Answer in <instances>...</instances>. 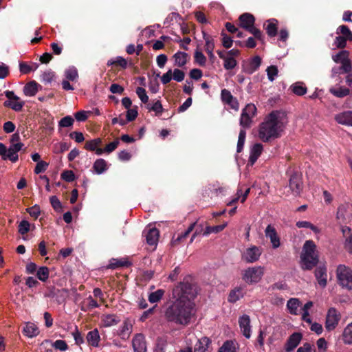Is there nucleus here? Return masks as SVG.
<instances>
[{
  "instance_id": "nucleus-1",
  "label": "nucleus",
  "mask_w": 352,
  "mask_h": 352,
  "mask_svg": "<svg viewBox=\"0 0 352 352\" xmlns=\"http://www.w3.org/2000/svg\"><path fill=\"white\" fill-rule=\"evenodd\" d=\"M196 294L191 284L179 283L173 289L171 300L164 311L166 319L177 324L188 325L195 314L193 299Z\"/></svg>"
},
{
  "instance_id": "nucleus-2",
  "label": "nucleus",
  "mask_w": 352,
  "mask_h": 352,
  "mask_svg": "<svg viewBox=\"0 0 352 352\" xmlns=\"http://www.w3.org/2000/svg\"><path fill=\"white\" fill-rule=\"evenodd\" d=\"M288 123L285 112L273 111L267 115L258 127V138L264 142L279 138Z\"/></svg>"
},
{
  "instance_id": "nucleus-3",
  "label": "nucleus",
  "mask_w": 352,
  "mask_h": 352,
  "mask_svg": "<svg viewBox=\"0 0 352 352\" xmlns=\"http://www.w3.org/2000/svg\"><path fill=\"white\" fill-rule=\"evenodd\" d=\"M319 261L317 247L312 240L305 242L300 254V265L304 270H310L318 264Z\"/></svg>"
},
{
  "instance_id": "nucleus-4",
  "label": "nucleus",
  "mask_w": 352,
  "mask_h": 352,
  "mask_svg": "<svg viewBox=\"0 0 352 352\" xmlns=\"http://www.w3.org/2000/svg\"><path fill=\"white\" fill-rule=\"evenodd\" d=\"M254 17L249 13H244L239 17L240 26L253 34L256 39L263 41L264 36L261 30L254 27Z\"/></svg>"
},
{
  "instance_id": "nucleus-5",
  "label": "nucleus",
  "mask_w": 352,
  "mask_h": 352,
  "mask_svg": "<svg viewBox=\"0 0 352 352\" xmlns=\"http://www.w3.org/2000/svg\"><path fill=\"white\" fill-rule=\"evenodd\" d=\"M265 274L263 266L249 267L242 272V278L248 284H256L260 282Z\"/></svg>"
},
{
  "instance_id": "nucleus-6",
  "label": "nucleus",
  "mask_w": 352,
  "mask_h": 352,
  "mask_svg": "<svg viewBox=\"0 0 352 352\" xmlns=\"http://www.w3.org/2000/svg\"><path fill=\"white\" fill-rule=\"evenodd\" d=\"M339 284L349 290L352 289V270L344 265H339L336 270Z\"/></svg>"
},
{
  "instance_id": "nucleus-7",
  "label": "nucleus",
  "mask_w": 352,
  "mask_h": 352,
  "mask_svg": "<svg viewBox=\"0 0 352 352\" xmlns=\"http://www.w3.org/2000/svg\"><path fill=\"white\" fill-rule=\"evenodd\" d=\"M256 106L252 103L248 104L243 109L239 122L240 126L243 128L242 129L251 127L252 119L256 116Z\"/></svg>"
},
{
  "instance_id": "nucleus-8",
  "label": "nucleus",
  "mask_w": 352,
  "mask_h": 352,
  "mask_svg": "<svg viewBox=\"0 0 352 352\" xmlns=\"http://www.w3.org/2000/svg\"><path fill=\"white\" fill-rule=\"evenodd\" d=\"M4 94L8 98V100L5 101L3 103L5 107H9L16 112L22 110L25 105L23 100L17 96L12 91H6Z\"/></svg>"
},
{
  "instance_id": "nucleus-9",
  "label": "nucleus",
  "mask_w": 352,
  "mask_h": 352,
  "mask_svg": "<svg viewBox=\"0 0 352 352\" xmlns=\"http://www.w3.org/2000/svg\"><path fill=\"white\" fill-rule=\"evenodd\" d=\"M341 318L339 311L334 307L328 309L325 318V329L328 331L334 330Z\"/></svg>"
},
{
  "instance_id": "nucleus-10",
  "label": "nucleus",
  "mask_w": 352,
  "mask_h": 352,
  "mask_svg": "<svg viewBox=\"0 0 352 352\" xmlns=\"http://www.w3.org/2000/svg\"><path fill=\"white\" fill-rule=\"evenodd\" d=\"M262 252V248L251 245L246 248L242 254V259L248 263H254L258 261Z\"/></svg>"
},
{
  "instance_id": "nucleus-11",
  "label": "nucleus",
  "mask_w": 352,
  "mask_h": 352,
  "mask_svg": "<svg viewBox=\"0 0 352 352\" xmlns=\"http://www.w3.org/2000/svg\"><path fill=\"white\" fill-rule=\"evenodd\" d=\"M261 64V58L258 56L244 60L242 64L243 71L248 74H252L255 72Z\"/></svg>"
},
{
  "instance_id": "nucleus-12",
  "label": "nucleus",
  "mask_w": 352,
  "mask_h": 352,
  "mask_svg": "<svg viewBox=\"0 0 352 352\" xmlns=\"http://www.w3.org/2000/svg\"><path fill=\"white\" fill-rule=\"evenodd\" d=\"M265 234L267 239H270L272 246L274 249L280 247V237L278 236L277 232L274 226L268 225L265 230Z\"/></svg>"
},
{
  "instance_id": "nucleus-13",
  "label": "nucleus",
  "mask_w": 352,
  "mask_h": 352,
  "mask_svg": "<svg viewBox=\"0 0 352 352\" xmlns=\"http://www.w3.org/2000/svg\"><path fill=\"white\" fill-rule=\"evenodd\" d=\"M146 243L150 245H156L160 236L159 230L155 228H147L143 232Z\"/></svg>"
},
{
  "instance_id": "nucleus-14",
  "label": "nucleus",
  "mask_w": 352,
  "mask_h": 352,
  "mask_svg": "<svg viewBox=\"0 0 352 352\" xmlns=\"http://www.w3.org/2000/svg\"><path fill=\"white\" fill-rule=\"evenodd\" d=\"M239 324L240 329L243 335L246 338L251 337V325H250V318L247 314H243L239 318Z\"/></svg>"
},
{
  "instance_id": "nucleus-15",
  "label": "nucleus",
  "mask_w": 352,
  "mask_h": 352,
  "mask_svg": "<svg viewBox=\"0 0 352 352\" xmlns=\"http://www.w3.org/2000/svg\"><path fill=\"white\" fill-rule=\"evenodd\" d=\"M289 188L295 195H298L302 189L301 177L298 173L293 174L289 179Z\"/></svg>"
},
{
  "instance_id": "nucleus-16",
  "label": "nucleus",
  "mask_w": 352,
  "mask_h": 352,
  "mask_svg": "<svg viewBox=\"0 0 352 352\" xmlns=\"http://www.w3.org/2000/svg\"><path fill=\"white\" fill-rule=\"evenodd\" d=\"M23 146L21 142L11 144L8 148L7 155L5 158L10 160L12 162H16L19 159L18 152L20 151Z\"/></svg>"
},
{
  "instance_id": "nucleus-17",
  "label": "nucleus",
  "mask_w": 352,
  "mask_h": 352,
  "mask_svg": "<svg viewBox=\"0 0 352 352\" xmlns=\"http://www.w3.org/2000/svg\"><path fill=\"white\" fill-rule=\"evenodd\" d=\"M132 346L135 352H146V344L144 336L137 334L133 339Z\"/></svg>"
},
{
  "instance_id": "nucleus-18",
  "label": "nucleus",
  "mask_w": 352,
  "mask_h": 352,
  "mask_svg": "<svg viewBox=\"0 0 352 352\" xmlns=\"http://www.w3.org/2000/svg\"><path fill=\"white\" fill-rule=\"evenodd\" d=\"M174 65L178 67H184L190 60V55L184 52H177L172 57Z\"/></svg>"
},
{
  "instance_id": "nucleus-19",
  "label": "nucleus",
  "mask_w": 352,
  "mask_h": 352,
  "mask_svg": "<svg viewBox=\"0 0 352 352\" xmlns=\"http://www.w3.org/2000/svg\"><path fill=\"white\" fill-rule=\"evenodd\" d=\"M335 120L338 124L352 126V111H346L336 114Z\"/></svg>"
},
{
  "instance_id": "nucleus-20",
  "label": "nucleus",
  "mask_w": 352,
  "mask_h": 352,
  "mask_svg": "<svg viewBox=\"0 0 352 352\" xmlns=\"http://www.w3.org/2000/svg\"><path fill=\"white\" fill-rule=\"evenodd\" d=\"M302 340V334L300 333H294L288 338L285 350L287 352L293 351L300 343Z\"/></svg>"
},
{
  "instance_id": "nucleus-21",
  "label": "nucleus",
  "mask_w": 352,
  "mask_h": 352,
  "mask_svg": "<svg viewBox=\"0 0 352 352\" xmlns=\"http://www.w3.org/2000/svg\"><path fill=\"white\" fill-rule=\"evenodd\" d=\"M315 276L319 285L324 287L327 283V268L324 266H318L315 270Z\"/></svg>"
},
{
  "instance_id": "nucleus-22",
  "label": "nucleus",
  "mask_w": 352,
  "mask_h": 352,
  "mask_svg": "<svg viewBox=\"0 0 352 352\" xmlns=\"http://www.w3.org/2000/svg\"><path fill=\"white\" fill-rule=\"evenodd\" d=\"M263 150V147L261 143L254 144L251 147L249 157V162L251 164V165H253L256 162L262 153Z\"/></svg>"
},
{
  "instance_id": "nucleus-23",
  "label": "nucleus",
  "mask_w": 352,
  "mask_h": 352,
  "mask_svg": "<svg viewBox=\"0 0 352 352\" xmlns=\"http://www.w3.org/2000/svg\"><path fill=\"white\" fill-rule=\"evenodd\" d=\"M23 334L28 338H32L39 334L38 327L33 322H27L23 329Z\"/></svg>"
},
{
  "instance_id": "nucleus-24",
  "label": "nucleus",
  "mask_w": 352,
  "mask_h": 352,
  "mask_svg": "<svg viewBox=\"0 0 352 352\" xmlns=\"http://www.w3.org/2000/svg\"><path fill=\"white\" fill-rule=\"evenodd\" d=\"M301 302L298 298H292L288 300L287 302V309L288 312L294 316H297L300 314V307L301 306Z\"/></svg>"
},
{
  "instance_id": "nucleus-25",
  "label": "nucleus",
  "mask_w": 352,
  "mask_h": 352,
  "mask_svg": "<svg viewBox=\"0 0 352 352\" xmlns=\"http://www.w3.org/2000/svg\"><path fill=\"white\" fill-rule=\"evenodd\" d=\"M133 329V324L129 319H126L121 325L119 330V335L122 339L129 338Z\"/></svg>"
},
{
  "instance_id": "nucleus-26",
  "label": "nucleus",
  "mask_w": 352,
  "mask_h": 352,
  "mask_svg": "<svg viewBox=\"0 0 352 352\" xmlns=\"http://www.w3.org/2000/svg\"><path fill=\"white\" fill-rule=\"evenodd\" d=\"M120 321V318L115 314L103 315L101 318L102 324L104 327H110L117 324Z\"/></svg>"
},
{
  "instance_id": "nucleus-27",
  "label": "nucleus",
  "mask_w": 352,
  "mask_h": 352,
  "mask_svg": "<svg viewBox=\"0 0 352 352\" xmlns=\"http://www.w3.org/2000/svg\"><path fill=\"white\" fill-rule=\"evenodd\" d=\"M86 338L89 345L94 347H98L99 346L100 336L97 329H94L88 332Z\"/></svg>"
},
{
  "instance_id": "nucleus-28",
  "label": "nucleus",
  "mask_w": 352,
  "mask_h": 352,
  "mask_svg": "<svg viewBox=\"0 0 352 352\" xmlns=\"http://www.w3.org/2000/svg\"><path fill=\"white\" fill-rule=\"evenodd\" d=\"M39 86L40 85L35 81H31L30 82H28L23 87V94L26 96H28V97L34 96L38 91Z\"/></svg>"
},
{
  "instance_id": "nucleus-29",
  "label": "nucleus",
  "mask_w": 352,
  "mask_h": 352,
  "mask_svg": "<svg viewBox=\"0 0 352 352\" xmlns=\"http://www.w3.org/2000/svg\"><path fill=\"white\" fill-rule=\"evenodd\" d=\"M102 144V140L99 138L87 141L85 144V148L89 151H95L97 155V151L102 149L100 146Z\"/></svg>"
},
{
  "instance_id": "nucleus-30",
  "label": "nucleus",
  "mask_w": 352,
  "mask_h": 352,
  "mask_svg": "<svg viewBox=\"0 0 352 352\" xmlns=\"http://www.w3.org/2000/svg\"><path fill=\"white\" fill-rule=\"evenodd\" d=\"M244 296V289L243 287H236L230 292L228 296V301L230 302H236Z\"/></svg>"
},
{
  "instance_id": "nucleus-31",
  "label": "nucleus",
  "mask_w": 352,
  "mask_h": 352,
  "mask_svg": "<svg viewBox=\"0 0 352 352\" xmlns=\"http://www.w3.org/2000/svg\"><path fill=\"white\" fill-rule=\"evenodd\" d=\"M329 92L337 98H344L350 94V89L347 87L340 86L338 87H331Z\"/></svg>"
},
{
  "instance_id": "nucleus-32",
  "label": "nucleus",
  "mask_w": 352,
  "mask_h": 352,
  "mask_svg": "<svg viewBox=\"0 0 352 352\" xmlns=\"http://www.w3.org/2000/svg\"><path fill=\"white\" fill-rule=\"evenodd\" d=\"M314 303L312 301L307 302L301 308L302 316L301 318L307 324L311 323V319L309 314V309L313 307Z\"/></svg>"
},
{
  "instance_id": "nucleus-33",
  "label": "nucleus",
  "mask_w": 352,
  "mask_h": 352,
  "mask_svg": "<svg viewBox=\"0 0 352 352\" xmlns=\"http://www.w3.org/2000/svg\"><path fill=\"white\" fill-rule=\"evenodd\" d=\"M130 265V263L125 258H111L109 261L107 268L116 269L120 267H125Z\"/></svg>"
},
{
  "instance_id": "nucleus-34",
  "label": "nucleus",
  "mask_w": 352,
  "mask_h": 352,
  "mask_svg": "<svg viewBox=\"0 0 352 352\" xmlns=\"http://www.w3.org/2000/svg\"><path fill=\"white\" fill-rule=\"evenodd\" d=\"M277 20L274 19H272L267 21L265 30L269 36L274 37L277 34Z\"/></svg>"
},
{
  "instance_id": "nucleus-35",
  "label": "nucleus",
  "mask_w": 352,
  "mask_h": 352,
  "mask_svg": "<svg viewBox=\"0 0 352 352\" xmlns=\"http://www.w3.org/2000/svg\"><path fill=\"white\" fill-rule=\"evenodd\" d=\"M342 340L345 344L352 345V322L349 323L344 329Z\"/></svg>"
},
{
  "instance_id": "nucleus-36",
  "label": "nucleus",
  "mask_w": 352,
  "mask_h": 352,
  "mask_svg": "<svg viewBox=\"0 0 352 352\" xmlns=\"http://www.w3.org/2000/svg\"><path fill=\"white\" fill-rule=\"evenodd\" d=\"M237 343L232 340L226 341L219 348V352H237Z\"/></svg>"
},
{
  "instance_id": "nucleus-37",
  "label": "nucleus",
  "mask_w": 352,
  "mask_h": 352,
  "mask_svg": "<svg viewBox=\"0 0 352 352\" xmlns=\"http://www.w3.org/2000/svg\"><path fill=\"white\" fill-rule=\"evenodd\" d=\"M120 144V141L118 139H116L112 142H110L109 144H107L106 146L104 148L99 149L97 151L98 155H101L102 153H111L113 151H115L118 146Z\"/></svg>"
},
{
  "instance_id": "nucleus-38",
  "label": "nucleus",
  "mask_w": 352,
  "mask_h": 352,
  "mask_svg": "<svg viewBox=\"0 0 352 352\" xmlns=\"http://www.w3.org/2000/svg\"><path fill=\"white\" fill-rule=\"evenodd\" d=\"M210 340L207 337H203L199 340L197 344L195 352H206L208 350Z\"/></svg>"
},
{
  "instance_id": "nucleus-39",
  "label": "nucleus",
  "mask_w": 352,
  "mask_h": 352,
  "mask_svg": "<svg viewBox=\"0 0 352 352\" xmlns=\"http://www.w3.org/2000/svg\"><path fill=\"white\" fill-rule=\"evenodd\" d=\"M93 168L97 174H102L107 169V162L104 159H98L94 163Z\"/></svg>"
},
{
  "instance_id": "nucleus-40",
  "label": "nucleus",
  "mask_w": 352,
  "mask_h": 352,
  "mask_svg": "<svg viewBox=\"0 0 352 352\" xmlns=\"http://www.w3.org/2000/svg\"><path fill=\"white\" fill-rule=\"evenodd\" d=\"M290 89L297 96H303L307 92V87L302 82H297L293 84Z\"/></svg>"
},
{
  "instance_id": "nucleus-41",
  "label": "nucleus",
  "mask_w": 352,
  "mask_h": 352,
  "mask_svg": "<svg viewBox=\"0 0 352 352\" xmlns=\"http://www.w3.org/2000/svg\"><path fill=\"white\" fill-rule=\"evenodd\" d=\"M350 207L349 205H341L338 207L336 217L341 223H344L346 220V212Z\"/></svg>"
},
{
  "instance_id": "nucleus-42",
  "label": "nucleus",
  "mask_w": 352,
  "mask_h": 352,
  "mask_svg": "<svg viewBox=\"0 0 352 352\" xmlns=\"http://www.w3.org/2000/svg\"><path fill=\"white\" fill-rule=\"evenodd\" d=\"M228 223H224L221 225L215 226H207L203 233L204 236H208L212 233H219L221 232L227 226Z\"/></svg>"
},
{
  "instance_id": "nucleus-43",
  "label": "nucleus",
  "mask_w": 352,
  "mask_h": 352,
  "mask_svg": "<svg viewBox=\"0 0 352 352\" xmlns=\"http://www.w3.org/2000/svg\"><path fill=\"white\" fill-rule=\"evenodd\" d=\"M337 34H341L348 41H352V32L344 25H340L336 30Z\"/></svg>"
},
{
  "instance_id": "nucleus-44",
  "label": "nucleus",
  "mask_w": 352,
  "mask_h": 352,
  "mask_svg": "<svg viewBox=\"0 0 352 352\" xmlns=\"http://www.w3.org/2000/svg\"><path fill=\"white\" fill-rule=\"evenodd\" d=\"M146 109L149 111H154L157 116H161L164 111L162 104L160 100H156L152 105L148 104Z\"/></svg>"
},
{
  "instance_id": "nucleus-45",
  "label": "nucleus",
  "mask_w": 352,
  "mask_h": 352,
  "mask_svg": "<svg viewBox=\"0 0 352 352\" xmlns=\"http://www.w3.org/2000/svg\"><path fill=\"white\" fill-rule=\"evenodd\" d=\"M203 38L205 41V45H204L205 51L206 52L213 51L214 49V43L213 38L210 35L204 32L203 33Z\"/></svg>"
},
{
  "instance_id": "nucleus-46",
  "label": "nucleus",
  "mask_w": 352,
  "mask_h": 352,
  "mask_svg": "<svg viewBox=\"0 0 352 352\" xmlns=\"http://www.w3.org/2000/svg\"><path fill=\"white\" fill-rule=\"evenodd\" d=\"M119 65L122 68L125 69L127 67V61L125 58L122 56H117L115 59L109 60L107 65Z\"/></svg>"
},
{
  "instance_id": "nucleus-47",
  "label": "nucleus",
  "mask_w": 352,
  "mask_h": 352,
  "mask_svg": "<svg viewBox=\"0 0 352 352\" xmlns=\"http://www.w3.org/2000/svg\"><path fill=\"white\" fill-rule=\"evenodd\" d=\"M164 294V291L163 289H157L149 294L148 300L151 303L157 302L162 298Z\"/></svg>"
},
{
  "instance_id": "nucleus-48",
  "label": "nucleus",
  "mask_w": 352,
  "mask_h": 352,
  "mask_svg": "<svg viewBox=\"0 0 352 352\" xmlns=\"http://www.w3.org/2000/svg\"><path fill=\"white\" fill-rule=\"evenodd\" d=\"M49 274L50 272L48 267L43 266L39 267L37 270L36 276L40 280L45 282L49 278Z\"/></svg>"
},
{
  "instance_id": "nucleus-49",
  "label": "nucleus",
  "mask_w": 352,
  "mask_h": 352,
  "mask_svg": "<svg viewBox=\"0 0 352 352\" xmlns=\"http://www.w3.org/2000/svg\"><path fill=\"white\" fill-rule=\"evenodd\" d=\"M195 63L199 66H205L206 63V57L204 54L199 50H195L194 54Z\"/></svg>"
},
{
  "instance_id": "nucleus-50",
  "label": "nucleus",
  "mask_w": 352,
  "mask_h": 352,
  "mask_svg": "<svg viewBox=\"0 0 352 352\" xmlns=\"http://www.w3.org/2000/svg\"><path fill=\"white\" fill-rule=\"evenodd\" d=\"M65 76L68 80H76L78 77V74L75 67H69L65 72Z\"/></svg>"
},
{
  "instance_id": "nucleus-51",
  "label": "nucleus",
  "mask_w": 352,
  "mask_h": 352,
  "mask_svg": "<svg viewBox=\"0 0 352 352\" xmlns=\"http://www.w3.org/2000/svg\"><path fill=\"white\" fill-rule=\"evenodd\" d=\"M51 346L60 351H65L68 349L67 344L63 340H57L54 342L51 341Z\"/></svg>"
},
{
  "instance_id": "nucleus-52",
  "label": "nucleus",
  "mask_w": 352,
  "mask_h": 352,
  "mask_svg": "<svg viewBox=\"0 0 352 352\" xmlns=\"http://www.w3.org/2000/svg\"><path fill=\"white\" fill-rule=\"evenodd\" d=\"M246 137V132L245 129H241L239 135L238 142H237V153L241 152L243 148Z\"/></svg>"
},
{
  "instance_id": "nucleus-53",
  "label": "nucleus",
  "mask_w": 352,
  "mask_h": 352,
  "mask_svg": "<svg viewBox=\"0 0 352 352\" xmlns=\"http://www.w3.org/2000/svg\"><path fill=\"white\" fill-rule=\"evenodd\" d=\"M74 122V119L70 116H67L60 119L58 122V126L60 128L69 127L73 125Z\"/></svg>"
},
{
  "instance_id": "nucleus-54",
  "label": "nucleus",
  "mask_w": 352,
  "mask_h": 352,
  "mask_svg": "<svg viewBox=\"0 0 352 352\" xmlns=\"http://www.w3.org/2000/svg\"><path fill=\"white\" fill-rule=\"evenodd\" d=\"M236 65V60L232 56H227L224 58L223 66L226 69H232Z\"/></svg>"
},
{
  "instance_id": "nucleus-55",
  "label": "nucleus",
  "mask_w": 352,
  "mask_h": 352,
  "mask_svg": "<svg viewBox=\"0 0 352 352\" xmlns=\"http://www.w3.org/2000/svg\"><path fill=\"white\" fill-rule=\"evenodd\" d=\"M50 347H52L51 340H45L39 345L38 352H53V350Z\"/></svg>"
},
{
  "instance_id": "nucleus-56",
  "label": "nucleus",
  "mask_w": 352,
  "mask_h": 352,
  "mask_svg": "<svg viewBox=\"0 0 352 352\" xmlns=\"http://www.w3.org/2000/svg\"><path fill=\"white\" fill-rule=\"evenodd\" d=\"M267 78L271 82L274 81L278 75V69L276 66L272 65L266 69Z\"/></svg>"
},
{
  "instance_id": "nucleus-57",
  "label": "nucleus",
  "mask_w": 352,
  "mask_h": 352,
  "mask_svg": "<svg viewBox=\"0 0 352 352\" xmlns=\"http://www.w3.org/2000/svg\"><path fill=\"white\" fill-rule=\"evenodd\" d=\"M136 94L138 95V98L140 99V100L143 103H147L148 101V96L146 94L145 89L138 87L136 89Z\"/></svg>"
},
{
  "instance_id": "nucleus-58",
  "label": "nucleus",
  "mask_w": 352,
  "mask_h": 352,
  "mask_svg": "<svg viewBox=\"0 0 352 352\" xmlns=\"http://www.w3.org/2000/svg\"><path fill=\"white\" fill-rule=\"evenodd\" d=\"M30 230V223L26 220H22L19 225V232L24 235Z\"/></svg>"
},
{
  "instance_id": "nucleus-59",
  "label": "nucleus",
  "mask_w": 352,
  "mask_h": 352,
  "mask_svg": "<svg viewBox=\"0 0 352 352\" xmlns=\"http://www.w3.org/2000/svg\"><path fill=\"white\" fill-rule=\"evenodd\" d=\"M38 65L37 64H34V68H32L30 65H28L25 63H19V69L22 74H28L31 71H34L38 68Z\"/></svg>"
},
{
  "instance_id": "nucleus-60",
  "label": "nucleus",
  "mask_w": 352,
  "mask_h": 352,
  "mask_svg": "<svg viewBox=\"0 0 352 352\" xmlns=\"http://www.w3.org/2000/svg\"><path fill=\"white\" fill-rule=\"evenodd\" d=\"M54 76V72L52 70H47L42 74L41 80L45 83H50L53 80Z\"/></svg>"
},
{
  "instance_id": "nucleus-61",
  "label": "nucleus",
  "mask_w": 352,
  "mask_h": 352,
  "mask_svg": "<svg viewBox=\"0 0 352 352\" xmlns=\"http://www.w3.org/2000/svg\"><path fill=\"white\" fill-rule=\"evenodd\" d=\"M234 96L232 95L231 92L226 89H223L221 91V99L222 102L225 104L228 103L230 100H232Z\"/></svg>"
},
{
  "instance_id": "nucleus-62",
  "label": "nucleus",
  "mask_w": 352,
  "mask_h": 352,
  "mask_svg": "<svg viewBox=\"0 0 352 352\" xmlns=\"http://www.w3.org/2000/svg\"><path fill=\"white\" fill-rule=\"evenodd\" d=\"M347 41L344 36L339 35L336 37L333 45L337 48H344Z\"/></svg>"
},
{
  "instance_id": "nucleus-63",
  "label": "nucleus",
  "mask_w": 352,
  "mask_h": 352,
  "mask_svg": "<svg viewBox=\"0 0 352 352\" xmlns=\"http://www.w3.org/2000/svg\"><path fill=\"white\" fill-rule=\"evenodd\" d=\"M172 76L173 78L177 82H182L184 79L185 74L179 69H175L172 72Z\"/></svg>"
},
{
  "instance_id": "nucleus-64",
  "label": "nucleus",
  "mask_w": 352,
  "mask_h": 352,
  "mask_svg": "<svg viewBox=\"0 0 352 352\" xmlns=\"http://www.w3.org/2000/svg\"><path fill=\"white\" fill-rule=\"evenodd\" d=\"M47 167H48V163H47L44 161H40L36 165V167L34 168V173L36 174H39V173H43L46 170Z\"/></svg>"
}]
</instances>
